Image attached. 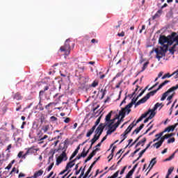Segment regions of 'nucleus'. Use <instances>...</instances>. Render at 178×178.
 Segmentation results:
<instances>
[{
	"instance_id": "53",
	"label": "nucleus",
	"mask_w": 178,
	"mask_h": 178,
	"mask_svg": "<svg viewBox=\"0 0 178 178\" xmlns=\"http://www.w3.org/2000/svg\"><path fill=\"white\" fill-rule=\"evenodd\" d=\"M100 149V148L97 147L92 152V154H94V155H95L97 152H98V151H99Z\"/></svg>"
},
{
	"instance_id": "26",
	"label": "nucleus",
	"mask_w": 178,
	"mask_h": 178,
	"mask_svg": "<svg viewBox=\"0 0 178 178\" xmlns=\"http://www.w3.org/2000/svg\"><path fill=\"white\" fill-rule=\"evenodd\" d=\"M162 144H163V140L161 138L159 142L153 145V147H156V149H158V148L162 146Z\"/></svg>"
},
{
	"instance_id": "55",
	"label": "nucleus",
	"mask_w": 178,
	"mask_h": 178,
	"mask_svg": "<svg viewBox=\"0 0 178 178\" xmlns=\"http://www.w3.org/2000/svg\"><path fill=\"white\" fill-rule=\"evenodd\" d=\"M138 166V163H136L133 168L131 170V172H135L136 169L137 168V167Z\"/></svg>"
},
{
	"instance_id": "54",
	"label": "nucleus",
	"mask_w": 178,
	"mask_h": 178,
	"mask_svg": "<svg viewBox=\"0 0 178 178\" xmlns=\"http://www.w3.org/2000/svg\"><path fill=\"white\" fill-rule=\"evenodd\" d=\"M158 84H159V82H156L154 85H153V86L149 89V91H151V90H154V88H155V87H156V86H158Z\"/></svg>"
},
{
	"instance_id": "47",
	"label": "nucleus",
	"mask_w": 178,
	"mask_h": 178,
	"mask_svg": "<svg viewBox=\"0 0 178 178\" xmlns=\"http://www.w3.org/2000/svg\"><path fill=\"white\" fill-rule=\"evenodd\" d=\"M147 88H148V86H147L145 90H142V92L138 95L137 98H140V97L143 96V94H144V92H145V90H147Z\"/></svg>"
},
{
	"instance_id": "1",
	"label": "nucleus",
	"mask_w": 178,
	"mask_h": 178,
	"mask_svg": "<svg viewBox=\"0 0 178 178\" xmlns=\"http://www.w3.org/2000/svg\"><path fill=\"white\" fill-rule=\"evenodd\" d=\"M138 99V97H136V98L134 97L131 99V103H129L124 108H122L121 109V111H120V116H122V118H125L126 113H127V115H129V113H130V112H131V109H130V108H131L133 106V105H134V104H136V102H137Z\"/></svg>"
},
{
	"instance_id": "62",
	"label": "nucleus",
	"mask_w": 178,
	"mask_h": 178,
	"mask_svg": "<svg viewBox=\"0 0 178 178\" xmlns=\"http://www.w3.org/2000/svg\"><path fill=\"white\" fill-rule=\"evenodd\" d=\"M70 122V118H66L65 120H64V122L65 123H69Z\"/></svg>"
},
{
	"instance_id": "51",
	"label": "nucleus",
	"mask_w": 178,
	"mask_h": 178,
	"mask_svg": "<svg viewBox=\"0 0 178 178\" xmlns=\"http://www.w3.org/2000/svg\"><path fill=\"white\" fill-rule=\"evenodd\" d=\"M173 97H175V94H172L171 95L168 96L167 101H172V99H173Z\"/></svg>"
},
{
	"instance_id": "15",
	"label": "nucleus",
	"mask_w": 178,
	"mask_h": 178,
	"mask_svg": "<svg viewBox=\"0 0 178 178\" xmlns=\"http://www.w3.org/2000/svg\"><path fill=\"white\" fill-rule=\"evenodd\" d=\"M159 44L164 45L165 42H168V38L165 35H161L159 40Z\"/></svg>"
},
{
	"instance_id": "11",
	"label": "nucleus",
	"mask_w": 178,
	"mask_h": 178,
	"mask_svg": "<svg viewBox=\"0 0 178 178\" xmlns=\"http://www.w3.org/2000/svg\"><path fill=\"white\" fill-rule=\"evenodd\" d=\"M136 126V124L134 122H132L128 127L127 129L124 131V132L121 135L122 137H124V140H126L127 138V134L133 130V127Z\"/></svg>"
},
{
	"instance_id": "4",
	"label": "nucleus",
	"mask_w": 178,
	"mask_h": 178,
	"mask_svg": "<svg viewBox=\"0 0 178 178\" xmlns=\"http://www.w3.org/2000/svg\"><path fill=\"white\" fill-rule=\"evenodd\" d=\"M158 91V89H156L147 93L144 97L136 103V106H138V105H141V104H145V102H147V101H148L151 97H154V95H155Z\"/></svg>"
},
{
	"instance_id": "27",
	"label": "nucleus",
	"mask_w": 178,
	"mask_h": 178,
	"mask_svg": "<svg viewBox=\"0 0 178 178\" xmlns=\"http://www.w3.org/2000/svg\"><path fill=\"white\" fill-rule=\"evenodd\" d=\"M162 15V10H159L156 14L153 16V20H155V19H158V17H161V15Z\"/></svg>"
},
{
	"instance_id": "17",
	"label": "nucleus",
	"mask_w": 178,
	"mask_h": 178,
	"mask_svg": "<svg viewBox=\"0 0 178 178\" xmlns=\"http://www.w3.org/2000/svg\"><path fill=\"white\" fill-rule=\"evenodd\" d=\"M161 105H162V103H156L154 105V108L152 109H149L147 112H149V113H155V111H156V109H158V108H159Z\"/></svg>"
},
{
	"instance_id": "60",
	"label": "nucleus",
	"mask_w": 178,
	"mask_h": 178,
	"mask_svg": "<svg viewBox=\"0 0 178 178\" xmlns=\"http://www.w3.org/2000/svg\"><path fill=\"white\" fill-rule=\"evenodd\" d=\"M118 37H124V32L122 31L120 33H118Z\"/></svg>"
},
{
	"instance_id": "7",
	"label": "nucleus",
	"mask_w": 178,
	"mask_h": 178,
	"mask_svg": "<svg viewBox=\"0 0 178 178\" xmlns=\"http://www.w3.org/2000/svg\"><path fill=\"white\" fill-rule=\"evenodd\" d=\"M67 142L65 140L63 143L59 145L57 152H62V154H64V155H67L66 154V151H67Z\"/></svg>"
},
{
	"instance_id": "12",
	"label": "nucleus",
	"mask_w": 178,
	"mask_h": 178,
	"mask_svg": "<svg viewBox=\"0 0 178 178\" xmlns=\"http://www.w3.org/2000/svg\"><path fill=\"white\" fill-rule=\"evenodd\" d=\"M63 161H67V155H65V153H62L57 159L56 165L58 166L62 163Z\"/></svg>"
},
{
	"instance_id": "6",
	"label": "nucleus",
	"mask_w": 178,
	"mask_h": 178,
	"mask_svg": "<svg viewBox=\"0 0 178 178\" xmlns=\"http://www.w3.org/2000/svg\"><path fill=\"white\" fill-rule=\"evenodd\" d=\"M177 33L176 32H172L171 35H168L167 37V45H172L173 42H177V39L176 38Z\"/></svg>"
},
{
	"instance_id": "38",
	"label": "nucleus",
	"mask_w": 178,
	"mask_h": 178,
	"mask_svg": "<svg viewBox=\"0 0 178 178\" xmlns=\"http://www.w3.org/2000/svg\"><path fill=\"white\" fill-rule=\"evenodd\" d=\"M42 130H43L44 133H47L49 130V125L42 127Z\"/></svg>"
},
{
	"instance_id": "40",
	"label": "nucleus",
	"mask_w": 178,
	"mask_h": 178,
	"mask_svg": "<svg viewBox=\"0 0 178 178\" xmlns=\"http://www.w3.org/2000/svg\"><path fill=\"white\" fill-rule=\"evenodd\" d=\"M163 134H164V132L162 131L159 134H156L155 137H156V138H158L159 140L160 138H162V136H163Z\"/></svg>"
},
{
	"instance_id": "30",
	"label": "nucleus",
	"mask_w": 178,
	"mask_h": 178,
	"mask_svg": "<svg viewBox=\"0 0 178 178\" xmlns=\"http://www.w3.org/2000/svg\"><path fill=\"white\" fill-rule=\"evenodd\" d=\"M99 140V136H97V135H95L93 138L91 139L90 143L92 144V145H94V144H95V142Z\"/></svg>"
},
{
	"instance_id": "52",
	"label": "nucleus",
	"mask_w": 178,
	"mask_h": 178,
	"mask_svg": "<svg viewBox=\"0 0 178 178\" xmlns=\"http://www.w3.org/2000/svg\"><path fill=\"white\" fill-rule=\"evenodd\" d=\"M140 149H141L140 148H138V149H137L136 150H135L134 152H132L131 154V156L133 157V156H134V155H136V154L137 153V152H138V151H140Z\"/></svg>"
},
{
	"instance_id": "2",
	"label": "nucleus",
	"mask_w": 178,
	"mask_h": 178,
	"mask_svg": "<svg viewBox=\"0 0 178 178\" xmlns=\"http://www.w3.org/2000/svg\"><path fill=\"white\" fill-rule=\"evenodd\" d=\"M70 42H72L70 40L67 39L65 40L64 45L60 47L59 51L64 52L65 58L70 55Z\"/></svg>"
},
{
	"instance_id": "59",
	"label": "nucleus",
	"mask_w": 178,
	"mask_h": 178,
	"mask_svg": "<svg viewBox=\"0 0 178 178\" xmlns=\"http://www.w3.org/2000/svg\"><path fill=\"white\" fill-rule=\"evenodd\" d=\"M122 83H123V81H120L115 86V88H120V84H122Z\"/></svg>"
},
{
	"instance_id": "13",
	"label": "nucleus",
	"mask_w": 178,
	"mask_h": 178,
	"mask_svg": "<svg viewBox=\"0 0 178 178\" xmlns=\"http://www.w3.org/2000/svg\"><path fill=\"white\" fill-rule=\"evenodd\" d=\"M177 126H178V122H177L174 125H171V126L168 127L163 131V133H166V131L168 133H170V131H175V127H177Z\"/></svg>"
},
{
	"instance_id": "9",
	"label": "nucleus",
	"mask_w": 178,
	"mask_h": 178,
	"mask_svg": "<svg viewBox=\"0 0 178 178\" xmlns=\"http://www.w3.org/2000/svg\"><path fill=\"white\" fill-rule=\"evenodd\" d=\"M178 88V84L175 86L171 87L170 89H168L165 92H164L161 98V101H165L166 99V97L169 95L170 92H173V91H176Z\"/></svg>"
},
{
	"instance_id": "18",
	"label": "nucleus",
	"mask_w": 178,
	"mask_h": 178,
	"mask_svg": "<svg viewBox=\"0 0 178 178\" xmlns=\"http://www.w3.org/2000/svg\"><path fill=\"white\" fill-rule=\"evenodd\" d=\"M37 149L35 148H34V147L28 148L26 152V155H30V154H35V152H37Z\"/></svg>"
},
{
	"instance_id": "31",
	"label": "nucleus",
	"mask_w": 178,
	"mask_h": 178,
	"mask_svg": "<svg viewBox=\"0 0 178 178\" xmlns=\"http://www.w3.org/2000/svg\"><path fill=\"white\" fill-rule=\"evenodd\" d=\"M168 83H170V81L165 80L164 82H163L162 83H161V84L159 86V87H158V88H157V90H161V88H162V87H164V86H165V84H168Z\"/></svg>"
},
{
	"instance_id": "29",
	"label": "nucleus",
	"mask_w": 178,
	"mask_h": 178,
	"mask_svg": "<svg viewBox=\"0 0 178 178\" xmlns=\"http://www.w3.org/2000/svg\"><path fill=\"white\" fill-rule=\"evenodd\" d=\"M116 130L112 127V126L108 127V129L106 132V136H111L113 131H115Z\"/></svg>"
},
{
	"instance_id": "22",
	"label": "nucleus",
	"mask_w": 178,
	"mask_h": 178,
	"mask_svg": "<svg viewBox=\"0 0 178 178\" xmlns=\"http://www.w3.org/2000/svg\"><path fill=\"white\" fill-rule=\"evenodd\" d=\"M145 141H147V138H143V140H140L135 146L136 148L137 147H140L141 145L142 147H144V145L145 144Z\"/></svg>"
},
{
	"instance_id": "23",
	"label": "nucleus",
	"mask_w": 178,
	"mask_h": 178,
	"mask_svg": "<svg viewBox=\"0 0 178 178\" xmlns=\"http://www.w3.org/2000/svg\"><path fill=\"white\" fill-rule=\"evenodd\" d=\"M175 133L165 134L163 136H162L161 138L164 142L165 140H166L167 138H170V137H173V136H175Z\"/></svg>"
},
{
	"instance_id": "3",
	"label": "nucleus",
	"mask_w": 178,
	"mask_h": 178,
	"mask_svg": "<svg viewBox=\"0 0 178 178\" xmlns=\"http://www.w3.org/2000/svg\"><path fill=\"white\" fill-rule=\"evenodd\" d=\"M168 44H163V47H161L160 49H156L154 50L156 54V57L159 60H161L163 56H165L166 52H168Z\"/></svg>"
},
{
	"instance_id": "46",
	"label": "nucleus",
	"mask_w": 178,
	"mask_h": 178,
	"mask_svg": "<svg viewBox=\"0 0 178 178\" xmlns=\"http://www.w3.org/2000/svg\"><path fill=\"white\" fill-rule=\"evenodd\" d=\"M54 102H50L47 105L45 106V109H49V106H52V105H54Z\"/></svg>"
},
{
	"instance_id": "56",
	"label": "nucleus",
	"mask_w": 178,
	"mask_h": 178,
	"mask_svg": "<svg viewBox=\"0 0 178 178\" xmlns=\"http://www.w3.org/2000/svg\"><path fill=\"white\" fill-rule=\"evenodd\" d=\"M108 158L109 159H108V162H111V161H112V159H113V153H111L108 156Z\"/></svg>"
},
{
	"instance_id": "44",
	"label": "nucleus",
	"mask_w": 178,
	"mask_h": 178,
	"mask_svg": "<svg viewBox=\"0 0 178 178\" xmlns=\"http://www.w3.org/2000/svg\"><path fill=\"white\" fill-rule=\"evenodd\" d=\"M95 156L94 154V153L91 152L89 156L87 157V161H91V159H92V157Z\"/></svg>"
},
{
	"instance_id": "41",
	"label": "nucleus",
	"mask_w": 178,
	"mask_h": 178,
	"mask_svg": "<svg viewBox=\"0 0 178 178\" xmlns=\"http://www.w3.org/2000/svg\"><path fill=\"white\" fill-rule=\"evenodd\" d=\"M134 172L133 171H129L127 175H126L125 178H131V176H133V174Z\"/></svg>"
},
{
	"instance_id": "14",
	"label": "nucleus",
	"mask_w": 178,
	"mask_h": 178,
	"mask_svg": "<svg viewBox=\"0 0 178 178\" xmlns=\"http://www.w3.org/2000/svg\"><path fill=\"white\" fill-rule=\"evenodd\" d=\"M75 165V163H74V161H70V162H68L67 163V165H66V167H65V170H67L68 172H67V173H70V170H69V169H72V168H73V166Z\"/></svg>"
},
{
	"instance_id": "58",
	"label": "nucleus",
	"mask_w": 178,
	"mask_h": 178,
	"mask_svg": "<svg viewBox=\"0 0 178 178\" xmlns=\"http://www.w3.org/2000/svg\"><path fill=\"white\" fill-rule=\"evenodd\" d=\"M127 168V166H124V167L122 169V170L120 171V175H123V173H124V170H126Z\"/></svg>"
},
{
	"instance_id": "36",
	"label": "nucleus",
	"mask_w": 178,
	"mask_h": 178,
	"mask_svg": "<svg viewBox=\"0 0 178 178\" xmlns=\"http://www.w3.org/2000/svg\"><path fill=\"white\" fill-rule=\"evenodd\" d=\"M148 65H149V61H147L143 64V67H142V72H144V70H145L146 68L148 67Z\"/></svg>"
},
{
	"instance_id": "21",
	"label": "nucleus",
	"mask_w": 178,
	"mask_h": 178,
	"mask_svg": "<svg viewBox=\"0 0 178 178\" xmlns=\"http://www.w3.org/2000/svg\"><path fill=\"white\" fill-rule=\"evenodd\" d=\"M42 173H44V170H40L35 172L34 173L33 176H32V177L33 178L40 177V176H42Z\"/></svg>"
},
{
	"instance_id": "8",
	"label": "nucleus",
	"mask_w": 178,
	"mask_h": 178,
	"mask_svg": "<svg viewBox=\"0 0 178 178\" xmlns=\"http://www.w3.org/2000/svg\"><path fill=\"white\" fill-rule=\"evenodd\" d=\"M106 126H108V124H105V123H101L99 124V125L97 127V128L96 129L95 133V136H97L99 137H101V134H102L103 131H104V129H105V127H106Z\"/></svg>"
},
{
	"instance_id": "28",
	"label": "nucleus",
	"mask_w": 178,
	"mask_h": 178,
	"mask_svg": "<svg viewBox=\"0 0 178 178\" xmlns=\"http://www.w3.org/2000/svg\"><path fill=\"white\" fill-rule=\"evenodd\" d=\"M156 163V158H154L151 160L150 163L149 165V168H150V169L152 168H154V165Z\"/></svg>"
},
{
	"instance_id": "61",
	"label": "nucleus",
	"mask_w": 178,
	"mask_h": 178,
	"mask_svg": "<svg viewBox=\"0 0 178 178\" xmlns=\"http://www.w3.org/2000/svg\"><path fill=\"white\" fill-rule=\"evenodd\" d=\"M10 148H12V144H10L8 145L6 151H8V152H10Z\"/></svg>"
},
{
	"instance_id": "42",
	"label": "nucleus",
	"mask_w": 178,
	"mask_h": 178,
	"mask_svg": "<svg viewBox=\"0 0 178 178\" xmlns=\"http://www.w3.org/2000/svg\"><path fill=\"white\" fill-rule=\"evenodd\" d=\"M52 168H54V163H51L49 167L46 169L47 172H51Z\"/></svg>"
},
{
	"instance_id": "49",
	"label": "nucleus",
	"mask_w": 178,
	"mask_h": 178,
	"mask_svg": "<svg viewBox=\"0 0 178 178\" xmlns=\"http://www.w3.org/2000/svg\"><path fill=\"white\" fill-rule=\"evenodd\" d=\"M173 158H175V153H173L170 156H169L168 158H167L165 159V161H172V159H173Z\"/></svg>"
},
{
	"instance_id": "45",
	"label": "nucleus",
	"mask_w": 178,
	"mask_h": 178,
	"mask_svg": "<svg viewBox=\"0 0 178 178\" xmlns=\"http://www.w3.org/2000/svg\"><path fill=\"white\" fill-rule=\"evenodd\" d=\"M176 141V139L175 138H171L168 140V144H170L172 143H175Z\"/></svg>"
},
{
	"instance_id": "25",
	"label": "nucleus",
	"mask_w": 178,
	"mask_h": 178,
	"mask_svg": "<svg viewBox=\"0 0 178 178\" xmlns=\"http://www.w3.org/2000/svg\"><path fill=\"white\" fill-rule=\"evenodd\" d=\"M156 113H150L149 116L144 120V123H147L151 119H154Z\"/></svg>"
},
{
	"instance_id": "10",
	"label": "nucleus",
	"mask_w": 178,
	"mask_h": 178,
	"mask_svg": "<svg viewBox=\"0 0 178 178\" xmlns=\"http://www.w3.org/2000/svg\"><path fill=\"white\" fill-rule=\"evenodd\" d=\"M102 116L99 117V118L96 120L95 125L88 131L86 134V137H90L94 131H95V129H97V126H98L101 122Z\"/></svg>"
},
{
	"instance_id": "16",
	"label": "nucleus",
	"mask_w": 178,
	"mask_h": 178,
	"mask_svg": "<svg viewBox=\"0 0 178 178\" xmlns=\"http://www.w3.org/2000/svg\"><path fill=\"white\" fill-rule=\"evenodd\" d=\"M148 115H149V111L142 114L141 116L137 120L136 122L135 123L136 126H137V123H140V122H141V120H143V119H144V118H147V116H148Z\"/></svg>"
},
{
	"instance_id": "35",
	"label": "nucleus",
	"mask_w": 178,
	"mask_h": 178,
	"mask_svg": "<svg viewBox=\"0 0 178 178\" xmlns=\"http://www.w3.org/2000/svg\"><path fill=\"white\" fill-rule=\"evenodd\" d=\"M100 92H102V95L100 98V99H104V97H105L106 94V90L105 89H101Z\"/></svg>"
},
{
	"instance_id": "57",
	"label": "nucleus",
	"mask_w": 178,
	"mask_h": 178,
	"mask_svg": "<svg viewBox=\"0 0 178 178\" xmlns=\"http://www.w3.org/2000/svg\"><path fill=\"white\" fill-rule=\"evenodd\" d=\"M84 170H86L85 168L81 170V175L79 177V178H81V177H83V176H84Z\"/></svg>"
},
{
	"instance_id": "34",
	"label": "nucleus",
	"mask_w": 178,
	"mask_h": 178,
	"mask_svg": "<svg viewBox=\"0 0 178 178\" xmlns=\"http://www.w3.org/2000/svg\"><path fill=\"white\" fill-rule=\"evenodd\" d=\"M81 158H86L87 156V153H86V148H83V152L81 154H79Z\"/></svg>"
},
{
	"instance_id": "37",
	"label": "nucleus",
	"mask_w": 178,
	"mask_h": 178,
	"mask_svg": "<svg viewBox=\"0 0 178 178\" xmlns=\"http://www.w3.org/2000/svg\"><path fill=\"white\" fill-rule=\"evenodd\" d=\"M173 170H175V168L170 167L168 170L167 176H168V177L170 176V175H172V172H173Z\"/></svg>"
},
{
	"instance_id": "33",
	"label": "nucleus",
	"mask_w": 178,
	"mask_h": 178,
	"mask_svg": "<svg viewBox=\"0 0 178 178\" xmlns=\"http://www.w3.org/2000/svg\"><path fill=\"white\" fill-rule=\"evenodd\" d=\"M122 120H118L115 124H114L113 125H111V127H114V129L116 130V129H118V127H119V125L120 124Z\"/></svg>"
},
{
	"instance_id": "63",
	"label": "nucleus",
	"mask_w": 178,
	"mask_h": 178,
	"mask_svg": "<svg viewBox=\"0 0 178 178\" xmlns=\"http://www.w3.org/2000/svg\"><path fill=\"white\" fill-rule=\"evenodd\" d=\"M18 158H22L23 156V152H19L17 154Z\"/></svg>"
},
{
	"instance_id": "43",
	"label": "nucleus",
	"mask_w": 178,
	"mask_h": 178,
	"mask_svg": "<svg viewBox=\"0 0 178 178\" xmlns=\"http://www.w3.org/2000/svg\"><path fill=\"white\" fill-rule=\"evenodd\" d=\"M97 86H98V81H94L90 85V87L95 88Z\"/></svg>"
},
{
	"instance_id": "32",
	"label": "nucleus",
	"mask_w": 178,
	"mask_h": 178,
	"mask_svg": "<svg viewBox=\"0 0 178 178\" xmlns=\"http://www.w3.org/2000/svg\"><path fill=\"white\" fill-rule=\"evenodd\" d=\"M112 118V111L108 113V115L106 116L105 120L108 123V122H111V118Z\"/></svg>"
},
{
	"instance_id": "24",
	"label": "nucleus",
	"mask_w": 178,
	"mask_h": 178,
	"mask_svg": "<svg viewBox=\"0 0 178 178\" xmlns=\"http://www.w3.org/2000/svg\"><path fill=\"white\" fill-rule=\"evenodd\" d=\"M143 129H144V124H140V126L138 128H136L132 133V134H134V133H136V134H138V133H140V131L143 130Z\"/></svg>"
},
{
	"instance_id": "64",
	"label": "nucleus",
	"mask_w": 178,
	"mask_h": 178,
	"mask_svg": "<svg viewBox=\"0 0 178 178\" xmlns=\"http://www.w3.org/2000/svg\"><path fill=\"white\" fill-rule=\"evenodd\" d=\"M54 154L55 153H53V154L49 157V162H51V161H54Z\"/></svg>"
},
{
	"instance_id": "39",
	"label": "nucleus",
	"mask_w": 178,
	"mask_h": 178,
	"mask_svg": "<svg viewBox=\"0 0 178 178\" xmlns=\"http://www.w3.org/2000/svg\"><path fill=\"white\" fill-rule=\"evenodd\" d=\"M173 75H174L173 74H172V75H170V74L168 73V74H164V75L161 77V79H162V80H165V79L169 78V77H172V76H173Z\"/></svg>"
},
{
	"instance_id": "20",
	"label": "nucleus",
	"mask_w": 178,
	"mask_h": 178,
	"mask_svg": "<svg viewBox=\"0 0 178 178\" xmlns=\"http://www.w3.org/2000/svg\"><path fill=\"white\" fill-rule=\"evenodd\" d=\"M13 99H16L17 101H20L23 99V97L20 94V92H17L13 96Z\"/></svg>"
},
{
	"instance_id": "5",
	"label": "nucleus",
	"mask_w": 178,
	"mask_h": 178,
	"mask_svg": "<svg viewBox=\"0 0 178 178\" xmlns=\"http://www.w3.org/2000/svg\"><path fill=\"white\" fill-rule=\"evenodd\" d=\"M41 90L39 92V99H42V98L44 97V96L47 95V91H48V90H49V84L48 83H41L40 85V86Z\"/></svg>"
},
{
	"instance_id": "48",
	"label": "nucleus",
	"mask_w": 178,
	"mask_h": 178,
	"mask_svg": "<svg viewBox=\"0 0 178 178\" xmlns=\"http://www.w3.org/2000/svg\"><path fill=\"white\" fill-rule=\"evenodd\" d=\"M56 120H58V118L55 116H51L50 118V122H56Z\"/></svg>"
},
{
	"instance_id": "19",
	"label": "nucleus",
	"mask_w": 178,
	"mask_h": 178,
	"mask_svg": "<svg viewBox=\"0 0 178 178\" xmlns=\"http://www.w3.org/2000/svg\"><path fill=\"white\" fill-rule=\"evenodd\" d=\"M119 118H120V111L119 112V115H116V117L112 120H110V123H104L105 124L108 125V127H111V126H112L113 124V123H115V120H116V119H119Z\"/></svg>"
},
{
	"instance_id": "50",
	"label": "nucleus",
	"mask_w": 178,
	"mask_h": 178,
	"mask_svg": "<svg viewBox=\"0 0 178 178\" xmlns=\"http://www.w3.org/2000/svg\"><path fill=\"white\" fill-rule=\"evenodd\" d=\"M145 151H147V149H144L143 150H142L140 153H139V158H141V156H143V155H144V153L145 152Z\"/></svg>"
}]
</instances>
